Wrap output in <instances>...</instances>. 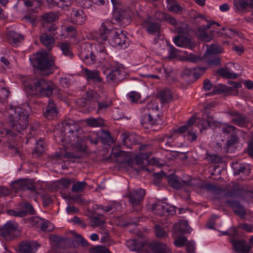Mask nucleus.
<instances>
[{
	"instance_id": "36",
	"label": "nucleus",
	"mask_w": 253,
	"mask_h": 253,
	"mask_svg": "<svg viewBox=\"0 0 253 253\" xmlns=\"http://www.w3.org/2000/svg\"><path fill=\"white\" fill-rule=\"evenodd\" d=\"M8 38L9 41L12 44H15L17 42H20L23 39V36L21 35L18 34L14 31H9L8 33Z\"/></svg>"
},
{
	"instance_id": "22",
	"label": "nucleus",
	"mask_w": 253,
	"mask_h": 253,
	"mask_svg": "<svg viewBox=\"0 0 253 253\" xmlns=\"http://www.w3.org/2000/svg\"><path fill=\"white\" fill-rule=\"evenodd\" d=\"M226 203L233 209L235 213L239 216L243 217L246 214L244 208L238 202L228 200L226 201Z\"/></svg>"
},
{
	"instance_id": "57",
	"label": "nucleus",
	"mask_w": 253,
	"mask_h": 253,
	"mask_svg": "<svg viewBox=\"0 0 253 253\" xmlns=\"http://www.w3.org/2000/svg\"><path fill=\"white\" fill-rule=\"evenodd\" d=\"M220 58L217 56H213L207 60V63L209 65L217 66L220 65Z\"/></svg>"
},
{
	"instance_id": "17",
	"label": "nucleus",
	"mask_w": 253,
	"mask_h": 253,
	"mask_svg": "<svg viewBox=\"0 0 253 253\" xmlns=\"http://www.w3.org/2000/svg\"><path fill=\"white\" fill-rule=\"evenodd\" d=\"M159 107L155 101L149 102L146 105L141 109L142 114H151V116L159 118Z\"/></svg>"
},
{
	"instance_id": "53",
	"label": "nucleus",
	"mask_w": 253,
	"mask_h": 253,
	"mask_svg": "<svg viewBox=\"0 0 253 253\" xmlns=\"http://www.w3.org/2000/svg\"><path fill=\"white\" fill-rule=\"evenodd\" d=\"M222 48L218 45L211 44L207 47V53L209 54H216L222 52Z\"/></svg>"
},
{
	"instance_id": "31",
	"label": "nucleus",
	"mask_w": 253,
	"mask_h": 253,
	"mask_svg": "<svg viewBox=\"0 0 253 253\" xmlns=\"http://www.w3.org/2000/svg\"><path fill=\"white\" fill-rule=\"evenodd\" d=\"M157 96L162 103L169 102L172 98L171 91L169 89H165L158 92Z\"/></svg>"
},
{
	"instance_id": "40",
	"label": "nucleus",
	"mask_w": 253,
	"mask_h": 253,
	"mask_svg": "<svg viewBox=\"0 0 253 253\" xmlns=\"http://www.w3.org/2000/svg\"><path fill=\"white\" fill-rule=\"evenodd\" d=\"M168 182L170 186L175 189H180L182 186V184L179 180L178 177L174 175L169 176Z\"/></svg>"
},
{
	"instance_id": "24",
	"label": "nucleus",
	"mask_w": 253,
	"mask_h": 253,
	"mask_svg": "<svg viewBox=\"0 0 253 253\" xmlns=\"http://www.w3.org/2000/svg\"><path fill=\"white\" fill-rule=\"evenodd\" d=\"M151 249L154 253H172L166 244L159 242L154 243L151 246Z\"/></svg>"
},
{
	"instance_id": "52",
	"label": "nucleus",
	"mask_w": 253,
	"mask_h": 253,
	"mask_svg": "<svg viewBox=\"0 0 253 253\" xmlns=\"http://www.w3.org/2000/svg\"><path fill=\"white\" fill-rule=\"evenodd\" d=\"M188 241L185 236H179L175 239L173 243L177 247H181L186 245Z\"/></svg>"
},
{
	"instance_id": "58",
	"label": "nucleus",
	"mask_w": 253,
	"mask_h": 253,
	"mask_svg": "<svg viewBox=\"0 0 253 253\" xmlns=\"http://www.w3.org/2000/svg\"><path fill=\"white\" fill-rule=\"evenodd\" d=\"M238 141L239 138L236 135H232L231 138L227 141L226 143V149L227 152H229L230 147L235 143H237Z\"/></svg>"
},
{
	"instance_id": "48",
	"label": "nucleus",
	"mask_w": 253,
	"mask_h": 253,
	"mask_svg": "<svg viewBox=\"0 0 253 253\" xmlns=\"http://www.w3.org/2000/svg\"><path fill=\"white\" fill-rule=\"evenodd\" d=\"M104 223L105 221L102 217L93 216L90 218V226L93 227L101 226Z\"/></svg>"
},
{
	"instance_id": "4",
	"label": "nucleus",
	"mask_w": 253,
	"mask_h": 253,
	"mask_svg": "<svg viewBox=\"0 0 253 253\" xmlns=\"http://www.w3.org/2000/svg\"><path fill=\"white\" fill-rule=\"evenodd\" d=\"M33 67L39 74L43 76L49 75L53 73L55 66L54 61L48 57L47 54L42 53L39 54L35 58L33 63Z\"/></svg>"
},
{
	"instance_id": "16",
	"label": "nucleus",
	"mask_w": 253,
	"mask_h": 253,
	"mask_svg": "<svg viewBox=\"0 0 253 253\" xmlns=\"http://www.w3.org/2000/svg\"><path fill=\"white\" fill-rule=\"evenodd\" d=\"M234 250L240 253H248L251 249V246L247 245L243 240L231 239Z\"/></svg>"
},
{
	"instance_id": "27",
	"label": "nucleus",
	"mask_w": 253,
	"mask_h": 253,
	"mask_svg": "<svg viewBox=\"0 0 253 253\" xmlns=\"http://www.w3.org/2000/svg\"><path fill=\"white\" fill-rule=\"evenodd\" d=\"M167 9L169 11L175 13H181L183 8L176 0H167Z\"/></svg>"
},
{
	"instance_id": "59",
	"label": "nucleus",
	"mask_w": 253,
	"mask_h": 253,
	"mask_svg": "<svg viewBox=\"0 0 253 253\" xmlns=\"http://www.w3.org/2000/svg\"><path fill=\"white\" fill-rule=\"evenodd\" d=\"M194 71L193 76L194 78L197 79L200 78L207 70L205 67H197L194 69Z\"/></svg>"
},
{
	"instance_id": "60",
	"label": "nucleus",
	"mask_w": 253,
	"mask_h": 253,
	"mask_svg": "<svg viewBox=\"0 0 253 253\" xmlns=\"http://www.w3.org/2000/svg\"><path fill=\"white\" fill-rule=\"evenodd\" d=\"M207 159L212 163H219L221 162V158L216 154H208Z\"/></svg>"
},
{
	"instance_id": "44",
	"label": "nucleus",
	"mask_w": 253,
	"mask_h": 253,
	"mask_svg": "<svg viewBox=\"0 0 253 253\" xmlns=\"http://www.w3.org/2000/svg\"><path fill=\"white\" fill-rule=\"evenodd\" d=\"M207 30L204 26L200 27L198 29L199 37L203 41L210 42L211 38L206 32Z\"/></svg>"
},
{
	"instance_id": "13",
	"label": "nucleus",
	"mask_w": 253,
	"mask_h": 253,
	"mask_svg": "<svg viewBox=\"0 0 253 253\" xmlns=\"http://www.w3.org/2000/svg\"><path fill=\"white\" fill-rule=\"evenodd\" d=\"M82 73L87 81H92L93 82L100 83L102 81L99 75V72L97 70H90L84 68L82 70Z\"/></svg>"
},
{
	"instance_id": "33",
	"label": "nucleus",
	"mask_w": 253,
	"mask_h": 253,
	"mask_svg": "<svg viewBox=\"0 0 253 253\" xmlns=\"http://www.w3.org/2000/svg\"><path fill=\"white\" fill-rule=\"evenodd\" d=\"M202 188L205 189L208 191L215 194L225 191L223 188L211 183L204 184L203 183Z\"/></svg>"
},
{
	"instance_id": "7",
	"label": "nucleus",
	"mask_w": 253,
	"mask_h": 253,
	"mask_svg": "<svg viewBox=\"0 0 253 253\" xmlns=\"http://www.w3.org/2000/svg\"><path fill=\"white\" fill-rule=\"evenodd\" d=\"M90 47L86 45H82L80 57L84 62L88 65L94 64L97 61L96 56L89 49Z\"/></svg>"
},
{
	"instance_id": "3",
	"label": "nucleus",
	"mask_w": 253,
	"mask_h": 253,
	"mask_svg": "<svg viewBox=\"0 0 253 253\" xmlns=\"http://www.w3.org/2000/svg\"><path fill=\"white\" fill-rule=\"evenodd\" d=\"M28 118L26 110L16 107L11 109L8 120L13 129L20 132L26 128L28 124Z\"/></svg>"
},
{
	"instance_id": "26",
	"label": "nucleus",
	"mask_w": 253,
	"mask_h": 253,
	"mask_svg": "<svg viewBox=\"0 0 253 253\" xmlns=\"http://www.w3.org/2000/svg\"><path fill=\"white\" fill-rule=\"evenodd\" d=\"M72 19L77 24L81 25L86 21V16L82 9L73 10Z\"/></svg>"
},
{
	"instance_id": "41",
	"label": "nucleus",
	"mask_w": 253,
	"mask_h": 253,
	"mask_svg": "<svg viewBox=\"0 0 253 253\" xmlns=\"http://www.w3.org/2000/svg\"><path fill=\"white\" fill-rule=\"evenodd\" d=\"M154 232L156 236L158 238H164L168 236V233L159 224L155 225Z\"/></svg>"
},
{
	"instance_id": "5",
	"label": "nucleus",
	"mask_w": 253,
	"mask_h": 253,
	"mask_svg": "<svg viewBox=\"0 0 253 253\" xmlns=\"http://www.w3.org/2000/svg\"><path fill=\"white\" fill-rule=\"evenodd\" d=\"M20 233L18 224L14 221H9L0 227V237L6 241L14 240Z\"/></svg>"
},
{
	"instance_id": "14",
	"label": "nucleus",
	"mask_w": 253,
	"mask_h": 253,
	"mask_svg": "<svg viewBox=\"0 0 253 253\" xmlns=\"http://www.w3.org/2000/svg\"><path fill=\"white\" fill-rule=\"evenodd\" d=\"M233 6L236 12L247 11L248 8L253 7V0H234Z\"/></svg>"
},
{
	"instance_id": "10",
	"label": "nucleus",
	"mask_w": 253,
	"mask_h": 253,
	"mask_svg": "<svg viewBox=\"0 0 253 253\" xmlns=\"http://www.w3.org/2000/svg\"><path fill=\"white\" fill-rule=\"evenodd\" d=\"M19 253H35L40 245L36 242L26 241L19 245Z\"/></svg>"
},
{
	"instance_id": "1",
	"label": "nucleus",
	"mask_w": 253,
	"mask_h": 253,
	"mask_svg": "<svg viewBox=\"0 0 253 253\" xmlns=\"http://www.w3.org/2000/svg\"><path fill=\"white\" fill-rule=\"evenodd\" d=\"M24 89L29 94L39 97H49L55 88L54 84L43 78L33 79L29 76H19Z\"/></svg>"
},
{
	"instance_id": "50",
	"label": "nucleus",
	"mask_w": 253,
	"mask_h": 253,
	"mask_svg": "<svg viewBox=\"0 0 253 253\" xmlns=\"http://www.w3.org/2000/svg\"><path fill=\"white\" fill-rule=\"evenodd\" d=\"M150 153H140L136 155L134 161L136 164L141 165L143 163V161L147 160L150 156Z\"/></svg>"
},
{
	"instance_id": "38",
	"label": "nucleus",
	"mask_w": 253,
	"mask_h": 253,
	"mask_svg": "<svg viewBox=\"0 0 253 253\" xmlns=\"http://www.w3.org/2000/svg\"><path fill=\"white\" fill-rule=\"evenodd\" d=\"M19 206L21 211L24 212V216L28 214H34L35 213L33 206L29 203L22 202L19 204Z\"/></svg>"
},
{
	"instance_id": "12",
	"label": "nucleus",
	"mask_w": 253,
	"mask_h": 253,
	"mask_svg": "<svg viewBox=\"0 0 253 253\" xmlns=\"http://www.w3.org/2000/svg\"><path fill=\"white\" fill-rule=\"evenodd\" d=\"M83 130L79 127L78 130H74L65 135L61 140L66 144H71L72 146H74L75 143L83 135Z\"/></svg>"
},
{
	"instance_id": "34",
	"label": "nucleus",
	"mask_w": 253,
	"mask_h": 253,
	"mask_svg": "<svg viewBox=\"0 0 253 253\" xmlns=\"http://www.w3.org/2000/svg\"><path fill=\"white\" fill-rule=\"evenodd\" d=\"M58 45L64 55L70 58L73 56L72 48L69 43L66 42H61L59 43Z\"/></svg>"
},
{
	"instance_id": "2",
	"label": "nucleus",
	"mask_w": 253,
	"mask_h": 253,
	"mask_svg": "<svg viewBox=\"0 0 253 253\" xmlns=\"http://www.w3.org/2000/svg\"><path fill=\"white\" fill-rule=\"evenodd\" d=\"M108 38H111L109 40L110 43L113 46L126 47V37L122 31L109 30L104 24H102L99 29L98 42L103 44Z\"/></svg>"
},
{
	"instance_id": "42",
	"label": "nucleus",
	"mask_w": 253,
	"mask_h": 253,
	"mask_svg": "<svg viewBox=\"0 0 253 253\" xmlns=\"http://www.w3.org/2000/svg\"><path fill=\"white\" fill-rule=\"evenodd\" d=\"M121 205L118 203L113 202L107 206H100L99 209H102L105 212H109L111 211H119L121 209Z\"/></svg>"
},
{
	"instance_id": "45",
	"label": "nucleus",
	"mask_w": 253,
	"mask_h": 253,
	"mask_svg": "<svg viewBox=\"0 0 253 253\" xmlns=\"http://www.w3.org/2000/svg\"><path fill=\"white\" fill-rule=\"evenodd\" d=\"M217 73L222 77L228 79H235L238 76L236 74L230 73L227 69L223 68L218 69Z\"/></svg>"
},
{
	"instance_id": "23",
	"label": "nucleus",
	"mask_w": 253,
	"mask_h": 253,
	"mask_svg": "<svg viewBox=\"0 0 253 253\" xmlns=\"http://www.w3.org/2000/svg\"><path fill=\"white\" fill-rule=\"evenodd\" d=\"M142 114L143 115L141 120V124L142 126L146 129L149 128L150 126L155 125L157 119L158 118L151 116V114Z\"/></svg>"
},
{
	"instance_id": "49",
	"label": "nucleus",
	"mask_w": 253,
	"mask_h": 253,
	"mask_svg": "<svg viewBox=\"0 0 253 253\" xmlns=\"http://www.w3.org/2000/svg\"><path fill=\"white\" fill-rule=\"evenodd\" d=\"M57 16L53 13H45L42 16V19L44 21L43 24L45 23H51L55 21Z\"/></svg>"
},
{
	"instance_id": "25",
	"label": "nucleus",
	"mask_w": 253,
	"mask_h": 253,
	"mask_svg": "<svg viewBox=\"0 0 253 253\" xmlns=\"http://www.w3.org/2000/svg\"><path fill=\"white\" fill-rule=\"evenodd\" d=\"M144 245V242H138L134 239H129L126 241V246L130 250L138 252L142 251Z\"/></svg>"
},
{
	"instance_id": "6",
	"label": "nucleus",
	"mask_w": 253,
	"mask_h": 253,
	"mask_svg": "<svg viewBox=\"0 0 253 253\" xmlns=\"http://www.w3.org/2000/svg\"><path fill=\"white\" fill-rule=\"evenodd\" d=\"M145 191L142 189L130 192L126 197L128 198L129 203L133 208L134 211H139L141 209L140 204L143 199Z\"/></svg>"
},
{
	"instance_id": "32",
	"label": "nucleus",
	"mask_w": 253,
	"mask_h": 253,
	"mask_svg": "<svg viewBox=\"0 0 253 253\" xmlns=\"http://www.w3.org/2000/svg\"><path fill=\"white\" fill-rule=\"evenodd\" d=\"M184 185L191 186L193 188H202L203 182L198 178H190L188 180H183Z\"/></svg>"
},
{
	"instance_id": "30",
	"label": "nucleus",
	"mask_w": 253,
	"mask_h": 253,
	"mask_svg": "<svg viewBox=\"0 0 253 253\" xmlns=\"http://www.w3.org/2000/svg\"><path fill=\"white\" fill-rule=\"evenodd\" d=\"M168 208L167 203L154 204L152 207V211L155 213L160 215L166 214V209Z\"/></svg>"
},
{
	"instance_id": "46",
	"label": "nucleus",
	"mask_w": 253,
	"mask_h": 253,
	"mask_svg": "<svg viewBox=\"0 0 253 253\" xmlns=\"http://www.w3.org/2000/svg\"><path fill=\"white\" fill-rule=\"evenodd\" d=\"M196 124L197 126L200 128V130L206 129L208 127H210L212 126L211 125V122L207 121L206 119L203 118H198Z\"/></svg>"
},
{
	"instance_id": "37",
	"label": "nucleus",
	"mask_w": 253,
	"mask_h": 253,
	"mask_svg": "<svg viewBox=\"0 0 253 253\" xmlns=\"http://www.w3.org/2000/svg\"><path fill=\"white\" fill-rule=\"evenodd\" d=\"M133 136L129 135L127 132H124L121 134V138L122 139V145L125 146L127 148H131L133 146V144L130 142L131 138Z\"/></svg>"
},
{
	"instance_id": "43",
	"label": "nucleus",
	"mask_w": 253,
	"mask_h": 253,
	"mask_svg": "<svg viewBox=\"0 0 253 253\" xmlns=\"http://www.w3.org/2000/svg\"><path fill=\"white\" fill-rule=\"evenodd\" d=\"M85 122L88 126L92 127H98L102 126L104 122L103 120L101 118H90L85 120Z\"/></svg>"
},
{
	"instance_id": "8",
	"label": "nucleus",
	"mask_w": 253,
	"mask_h": 253,
	"mask_svg": "<svg viewBox=\"0 0 253 253\" xmlns=\"http://www.w3.org/2000/svg\"><path fill=\"white\" fill-rule=\"evenodd\" d=\"M113 155L116 158V161L118 163L132 166L133 156L129 152L119 150L113 152Z\"/></svg>"
},
{
	"instance_id": "20",
	"label": "nucleus",
	"mask_w": 253,
	"mask_h": 253,
	"mask_svg": "<svg viewBox=\"0 0 253 253\" xmlns=\"http://www.w3.org/2000/svg\"><path fill=\"white\" fill-rule=\"evenodd\" d=\"M44 116L48 120L52 119L57 114V110L52 100H49L48 105L43 112Z\"/></svg>"
},
{
	"instance_id": "19",
	"label": "nucleus",
	"mask_w": 253,
	"mask_h": 253,
	"mask_svg": "<svg viewBox=\"0 0 253 253\" xmlns=\"http://www.w3.org/2000/svg\"><path fill=\"white\" fill-rule=\"evenodd\" d=\"M54 35V33H52V35H48L46 33H44L40 36L39 39L41 42L46 47L48 50L52 49L55 43V41L53 38Z\"/></svg>"
},
{
	"instance_id": "55",
	"label": "nucleus",
	"mask_w": 253,
	"mask_h": 253,
	"mask_svg": "<svg viewBox=\"0 0 253 253\" xmlns=\"http://www.w3.org/2000/svg\"><path fill=\"white\" fill-rule=\"evenodd\" d=\"M44 152V147L43 143L41 141H39L36 144L33 154L36 155L37 157L40 156Z\"/></svg>"
},
{
	"instance_id": "54",
	"label": "nucleus",
	"mask_w": 253,
	"mask_h": 253,
	"mask_svg": "<svg viewBox=\"0 0 253 253\" xmlns=\"http://www.w3.org/2000/svg\"><path fill=\"white\" fill-rule=\"evenodd\" d=\"M89 253H110L109 250L103 246H97L89 250Z\"/></svg>"
},
{
	"instance_id": "18",
	"label": "nucleus",
	"mask_w": 253,
	"mask_h": 253,
	"mask_svg": "<svg viewBox=\"0 0 253 253\" xmlns=\"http://www.w3.org/2000/svg\"><path fill=\"white\" fill-rule=\"evenodd\" d=\"M228 114L233 117L231 123L239 126H245L248 120L246 117L236 111H230Z\"/></svg>"
},
{
	"instance_id": "63",
	"label": "nucleus",
	"mask_w": 253,
	"mask_h": 253,
	"mask_svg": "<svg viewBox=\"0 0 253 253\" xmlns=\"http://www.w3.org/2000/svg\"><path fill=\"white\" fill-rule=\"evenodd\" d=\"M74 182L73 179L63 178L60 180L59 182L65 188H68L70 185Z\"/></svg>"
},
{
	"instance_id": "64",
	"label": "nucleus",
	"mask_w": 253,
	"mask_h": 253,
	"mask_svg": "<svg viewBox=\"0 0 253 253\" xmlns=\"http://www.w3.org/2000/svg\"><path fill=\"white\" fill-rule=\"evenodd\" d=\"M187 136L188 140L191 142L196 141L197 138L196 131L194 130L193 129H189L187 133Z\"/></svg>"
},
{
	"instance_id": "47",
	"label": "nucleus",
	"mask_w": 253,
	"mask_h": 253,
	"mask_svg": "<svg viewBox=\"0 0 253 253\" xmlns=\"http://www.w3.org/2000/svg\"><path fill=\"white\" fill-rule=\"evenodd\" d=\"M87 184L85 182L77 181L73 183L72 191L73 192H81L83 191Z\"/></svg>"
},
{
	"instance_id": "29",
	"label": "nucleus",
	"mask_w": 253,
	"mask_h": 253,
	"mask_svg": "<svg viewBox=\"0 0 253 253\" xmlns=\"http://www.w3.org/2000/svg\"><path fill=\"white\" fill-rule=\"evenodd\" d=\"M232 90L233 88L232 87H229L223 84H219L217 85L213 86V89L211 94H220L222 93H229Z\"/></svg>"
},
{
	"instance_id": "61",
	"label": "nucleus",
	"mask_w": 253,
	"mask_h": 253,
	"mask_svg": "<svg viewBox=\"0 0 253 253\" xmlns=\"http://www.w3.org/2000/svg\"><path fill=\"white\" fill-rule=\"evenodd\" d=\"M167 15L168 14L164 12L161 11H157L155 13L154 17L155 19L157 21H165Z\"/></svg>"
},
{
	"instance_id": "51",
	"label": "nucleus",
	"mask_w": 253,
	"mask_h": 253,
	"mask_svg": "<svg viewBox=\"0 0 253 253\" xmlns=\"http://www.w3.org/2000/svg\"><path fill=\"white\" fill-rule=\"evenodd\" d=\"M232 168L234 169V174L238 175L241 172H244L245 170V167L244 165L239 164L238 162L233 163L232 164Z\"/></svg>"
},
{
	"instance_id": "9",
	"label": "nucleus",
	"mask_w": 253,
	"mask_h": 253,
	"mask_svg": "<svg viewBox=\"0 0 253 253\" xmlns=\"http://www.w3.org/2000/svg\"><path fill=\"white\" fill-rule=\"evenodd\" d=\"M124 72L123 69L118 68L111 70L106 76V82L112 85H115L123 79Z\"/></svg>"
},
{
	"instance_id": "21",
	"label": "nucleus",
	"mask_w": 253,
	"mask_h": 253,
	"mask_svg": "<svg viewBox=\"0 0 253 253\" xmlns=\"http://www.w3.org/2000/svg\"><path fill=\"white\" fill-rule=\"evenodd\" d=\"M143 25L146 27V31L150 34L160 32L161 25L157 22H152L149 20H146L143 22Z\"/></svg>"
},
{
	"instance_id": "28",
	"label": "nucleus",
	"mask_w": 253,
	"mask_h": 253,
	"mask_svg": "<svg viewBox=\"0 0 253 253\" xmlns=\"http://www.w3.org/2000/svg\"><path fill=\"white\" fill-rule=\"evenodd\" d=\"M15 184L18 187V188L22 189H27L31 191H35V186L29 180H19L15 181Z\"/></svg>"
},
{
	"instance_id": "15",
	"label": "nucleus",
	"mask_w": 253,
	"mask_h": 253,
	"mask_svg": "<svg viewBox=\"0 0 253 253\" xmlns=\"http://www.w3.org/2000/svg\"><path fill=\"white\" fill-rule=\"evenodd\" d=\"M173 42L179 47L192 48L195 44L191 42V39L184 35H177L173 39Z\"/></svg>"
},
{
	"instance_id": "62",
	"label": "nucleus",
	"mask_w": 253,
	"mask_h": 253,
	"mask_svg": "<svg viewBox=\"0 0 253 253\" xmlns=\"http://www.w3.org/2000/svg\"><path fill=\"white\" fill-rule=\"evenodd\" d=\"M84 135L81 136L79 139L75 143L74 146H76L80 151H84L85 150V145L84 142Z\"/></svg>"
},
{
	"instance_id": "35",
	"label": "nucleus",
	"mask_w": 253,
	"mask_h": 253,
	"mask_svg": "<svg viewBox=\"0 0 253 253\" xmlns=\"http://www.w3.org/2000/svg\"><path fill=\"white\" fill-rule=\"evenodd\" d=\"M99 137L104 144H109L113 142V139L111 133L108 130H101Z\"/></svg>"
},
{
	"instance_id": "39",
	"label": "nucleus",
	"mask_w": 253,
	"mask_h": 253,
	"mask_svg": "<svg viewBox=\"0 0 253 253\" xmlns=\"http://www.w3.org/2000/svg\"><path fill=\"white\" fill-rule=\"evenodd\" d=\"M72 234L74 236V241L77 243L79 246L86 247L88 246L89 243L88 242L83 238L80 234L75 233L74 231H72L71 232Z\"/></svg>"
},
{
	"instance_id": "11",
	"label": "nucleus",
	"mask_w": 253,
	"mask_h": 253,
	"mask_svg": "<svg viewBox=\"0 0 253 253\" xmlns=\"http://www.w3.org/2000/svg\"><path fill=\"white\" fill-rule=\"evenodd\" d=\"M79 125L72 120H65L61 123V132L64 137L71 132L78 130Z\"/></svg>"
},
{
	"instance_id": "56",
	"label": "nucleus",
	"mask_w": 253,
	"mask_h": 253,
	"mask_svg": "<svg viewBox=\"0 0 253 253\" xmlns=\"http://www.w3.org/2000/svg\"><path fill=\"white\" fill-rule=\"evenodd\" d=\"M112 104V102L110 100L103 102H99L98 103L97 112H99L101 110H106L108 107L111 106Z\"/></svg>"
}]
</instances>
